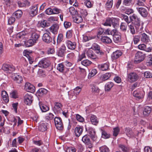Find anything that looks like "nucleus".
I'll return each instance as SVG.
<instances>
[{
    "label": "nucleus",
    "instance_id": "obj_1",
    "mask_svg": "<svg viewBox=\"0 0 152 152\" xmlns=\"http://www.w3.org/2000/svg\"><path fill=\"white\" fill-rule=\"evenodd\" d=\"M17 37L20 39L31 38L36 43L38 40L39 35L36 33L34 29H30L19 33Z\"/></svg>",
    "mask_w": 152,
    "mask_h": 152
},
{
    "label": "nucleus",
    "instance_id": "obj_2",
    "mask_svg": "<svg viewBox=\"0 0 152 152\" xmlns=\"http://www.w3.org/2000/svg\"><path fill=\"white\" fill-rule=\"evenodd\" d=\"M130 20L132 21V23L134 25V26L136 30L139 31L142 29V26H140V20L138 17L135 14H133L130 17Z\"/></svg>",
    "mask_w": 152,
    "mask_h": 152
},
{
    "label": "nucleus",
    "instance_id": "obj_3",
    "mask_svg": "<svg viewBox=\"0 0 152 152\" xmlns=\"http://www.w3.org/2000/svg\"><path fill=\"white\" fill-rule=\"evenodd\" d=\"M145 54L141 51H138L135 55L134 62L136 64L142 61L145 58Z\"/></svg>",
    "mask_w": 152,
    "mask_h": 152
},
{
    "label": "nucleus",
    "instance_id": "obj_4",
    "mask_svg": "<svg viewBox=\"0 0 152 152\" xmlns=\"http://www.w3.org/2000/svg\"><path fill=\"white\" fill-rule=\"evenodd\" d=\"M139 76L136 73L132 72L127 74V79L130 83H133L137 81Z\"/></svg>",
    "mask_w": 152,
    "mask_h": 152
},
{
    "label": "nucleus",
    "instance_id": "obj_5",
    "mask_svg": "<svg viewBox=\"0 0 152 152\" xmlns=\"http://www.w3.org/2000/svg\"><path fill=\"white\" fill-rule=\"evenodd\" d=\"M38 6V4H34L30 7L29 14L31 16L33 17L37 14Z\"/></svg>",
    "mask_w": 152,
    "mask_h": 152
},
{
    "label": "nucleus",
    "instance_id": "obj_6",
    "mask_svg": "<svg viewBox=\"0 0 152 152\" xmlns=\"http://www.w3.org/2000/svg\"><path fill=\"white\" fill-rule=\"evenodd\" d=\"M33 100V97L31 94H26L24 96V101L25 104L30 105Z\"/></svg>",
    "mask_w": 152,
    "mask_h": 152
},
{
    "label": "nucleus",
    "instance_id": "obj_7",
    "mask_svg": "<svg viewBox=\"0 0 152 152\" xmlns=\"http://www.w3.org/2000/svg\"><path fill=\"white\" fill-rule=\"evenodd\" d=\"M133 94L137 99H142L144 97L145 92L142 90L137 89L134 91Z\"/></svg>",
    "mask_w": 152,
    "mask_h": 152
},
{
    "label": "nucleus",
    "instance_id": "obj_8",
    "mask_svg": "<svg viewBox=\"0 0 152 152\" xmlns=\"http://www.w3.org/2000/svg\"><path fill=\"white\" fill-rule=\"evenodd\" d=\"M2 69L7 73H11L15 70V67L12 65L5 64L3 65Z\"/></svg>",
    "mask_w": 152,
    "mask_h": 152
},
{
    "label": "nucleus",
    "instance_id": "obj_9",
    "mask_svg": "<svg viewBox=\"0 0 152 152\" xmlns=\"http://www.w3.org/2000/svg\"><path fill=\"white\" fill-rule=\"evenodd\" d=\"M24 89L27 92L31 93H34L35 91L34 86L28 82L26 83L24 86Z\"/></svg>",
    "mask_w": 152,
    "mask_h": 152
},
{
    "label": "nucleus",
    "instance_id": "obj_10",
    "mask_svg": "<svg viewBox=\"0 0 152 152\" xmlns=\"http://www.w3.org/2000/svg\"><path fill=\"white\" fill-rule=\"evenodd\" d=\"M54 121L57 129L59 130H62L63 128V125L61 118L55 117L54 119Z\"/></svg>",
    "mask_w": 152,
    "mask_h": 152
},
{
    "label": "nucleus",
    "instance_id": "obj_11",
    "mask_svg": "<svg viewBox=\"0 0 152 152\" xmlns=\"http://www.w3.org/2000/svg\"><path fill=\"white\" fill-rule=\"evenodd\" d=\"M11 77L12 80L18 84L22 83L23 81V78L22 76L17 74H12L11 75Z\"/></svg>",
    "mask_w": 152,
    "mask_h": 152
},
{
    "label": "nucleus",
    "instance_id": "obj_12",
    "mask_svg": "<svg viewBox=\"0 0 152 152\" xmlns=\"http://www.w3.org/2000/svg\"><path fill=\"white\" fill-rule=\"evenodd\" d=\"M62 107L63 105L61 104L58 102H56L54 103L53 110L57 113H61Z\"/></svg>",
    "mask_w": 152,
    "mask_h": 152
},
{
    "label": "nucleus",
    "instance_id": "obj_13",
    "mask_svg": "<svg viewBox=\"0 0 152 152\" xmlns=\"http://www.w3.org/2000/svg\"><path fill=\"white\" fill-rule=\"evenodd\" d=\"M50 61L48 58H44L42 59L39 62V64L40 65V67L44 68H46L50 65Z\"/></svg>",
    "mask_w": 152,
    "mask_h": 152
},
{
    "label": "nucleus",
    "instance_id": "obj_14",
    "mask_svg": "<svg viewBox=\"0 0 152 152\" xmlns=\"http://www.w3.org/2000/svg\"><path fill=\"white\" fill-rule=\"evenodd\" d=\"M137 9L139 14L143 17H146L148 14L146 8L143 7H137Z\"/></svg>",
    "mask_w": 152,
    "mask_h": 152
},
{
    "label": "nucleus",
    "instance_id": "obj_15",
    "mask_svg": "<svg viewBox=\"0 0 152 152\" xmlns=\"http://www.w3.org/2000/svg\"><path fill=\"white\" fill-rule=\"evenodd\" d=\"M88 133L92 140L95 141L97 139L95 129L91 127H89L88 129Z\"/></svg>",
    "mask_w": 152,
    "mask_h": 152
},
{
    "label": "nucleus",
    "instance_id": "obj_16",
    "mask_svg": "<svg viewBox=\"0 0 152 152\" xmlns=\"http://www.w3.org/2000/svg\"><path fill=\"white\" fill-rule=\"evenodd\" d=\"M91 48L96 50V53L99 55L101 56L104 54V53L100 50V47L97 44L95 43L93 44Z\"/></svg>",
    "mask_w": 152,
    "mask_h": 152
},
{
    "label": "nucleus",
    "instance_id": "obj_17",
    "mask_svg": "<svg viewBox=\"0 0 152 152\" xmlns=\"http://www.w3.org/2000/svg\"><path fill=\"white\" fill-rule=\"evenodd\" d=\"M82 140L85 144L88 145L89 147L92 146L91 140L87 135H86L84 136L82 138Z\"/></svg>",
    "mask_w": 152,
    "mask_h": 152
},
{
    "label": "nucleus",
    "instance_id": "obj_18",
    "mask_svg": "<svg viewBox=\"0 0 152 152\" xmlns=\"http://www.w3.org/2000/svg\"><path fill=\"white\" fill-rule=\"evenodd\" d=\"M83 128L80 126H78L76 127L75 129V136L79 137L82 134L83 132Z\"/></svg>",
    "mask_w": 152,
    "mask_h": 152
},
{
    "label": "nucleus",
    "instance_id": "obj_19",
    "mask_svg": "<svg viewBox=\"0 0 152 152\" xmlns=\"http://www.w3.org/2000/svg\"><path fill=\"white\" fill-rule=\"evenodd\" d=\"M65 44L69 49L74 50L76 48V44L75 42H72L69 40H66L65 42Z\"/></svg>",
    "mask_w": 152,
    "mask_h": 152
},
{
    "label": "nucleus",
    "instance_id": "obj_20",
    "mask_svg": "<svg viewBox=\"0 0 152 152\" xmlns=\"http://www.w3.org/2000/svg\"><path fill=\"white\" fill-rule=\"evenodd\" d=\"M42 40L45 42L49 43L52 41V39L48 33L44 34L42 36Z\"/></svg>",
    "mask_w": 152,
    "mask_h": 152
},
{
    "label": "nucleus",
    "instance_id": "obj_21",
    "mask_svg": "<svg viewBox=\"0 0 152 152\" xmlns=\"http://www.w3.org/2000/svg\"><path fill=\"white\" fill-rule=\"evenodd\" d=\"M140 38L141 41L144 43H147L150 40L149 37L145 33L141 34L140 36Z\"/></svg>",
    "mask_w": 152,
    "mask_h": 152
},
{
    "label": "nucleus",
    "instance_id": "obj_22",
    "mask_svg": "<svg viewBox=\"0 0 152 152\" xmlns=\"http://www.w3.org/2000/svg\"><path fill=\"white\" fill-rule=\"evenodd\" d=\"M122 52L120 50H117L115 51L114 52L112 55V58L113 60L116 59L122 55Z\"/></svg>",
    "mask_w": 152,
    "mask_h": 152
},
{
    "label": "nucleus",
    "instance_id": "obj_23",
    "mask_svg": "<svg viewBox=\"0 0 152 152\" xmlns=\"http://www.w3.org/2000/svg\"><path fill=\"white\" fill-rule=\"evenodd\" d=\"M86 54L88 57L92 59H96L97 58V56L93 52V51L90 49H88L87 51Z\"/></svg>",
    "mask_w": 152,
    "mask_h": 152
},
{
    "label": "nucleus",
    "instance_id": "obj_24",
    "mask_svg": "<svg viewBox=\"0 0 152 152\" xmlns=\"http://www.w3.org/2000/svg\"><path fill=\"white\" fill-rule=\"evenodd\" d=\"M90 121L93 125L96 126L99 123V120L95 115H91L90 117Z\"/></svg>",
    "mask_w": 152,
    "mask_h": 152
},
{
    "label": "nucleus",
    "instance_id": "obj_25",
    "mask_svg": "<svg viewBox=\"0 0 152 152\" xmlns=\"http://www.w3.org/2000/svg\"><path fill=\"white\" fill-rule=\"evenodd\" d=\"M59 28V26L58 24H53L50 28V31L54 34H57L58 30Z\"/></svg>",
    "mask_w": 152,
    "mask_h": 152
},
{
    "label": "nucleus",
    "instance_id": "obj_26",
    "mask_svg": "<svg viewBox=\"0 0 152 152\" xmlns=\"http://www.w3.org/2000/svg\"><path fill=\"white\" fill-rule=\"evenodd\" d=\"M39 105L40 109L42 112H45L49 110V108L48 106L43 104L42 102H39Z\"/></svg>",
    "mask_w": 152,
    "mask_h": 152
},
{
    "label": "nucleus",
    "instance_id": "obj_27",
    "mask_svg": "<svg viewBox=\"0 0 152 152\" xmlns=\"http://www.w3.org/2000/svg\"><path fill=\"white\" fill-rule=\"evenodd\" d=\"M115 34H113V39L114 41L115 42H119L121 40V36L119 32L117 30H116V32Z\"/></svg>",
    "mask_w": 152,
    "mask_h": 152
},
{
    "label": "nucleus",
    "instance_id": "obj_28",
    "mask_svg": "<svg viewBox=\"0 0 152 152\" xmlns=\"http://www.w3.org/2000/svg\"><path fill=\"white\" fill-rule=\"evenodd\" d=\"M18 4L19 7H23L26 6H29L30 3L27 0H22V1H18Z\"/></svg>",
    "mask_w": 152,
    "mask_h": 152
},
{
    "label": "nucleus",
    "instance_id": "obj_29",
    "mask_svg": "<svg viewBox=\"0 0 152 152\" xmlns=\"http://www.w3.org/2000/svg\"><path fill=\"white\" fill-rule=\"evenodd\" d=\"M111 75V73H106L100 76V79L102 81H105L108 80L110 77Z\"/></svg>",
    "mask_w": 152,
    "mask_h": 152
},
{
    "label": "nucleus",
    "instance_id": "obj_30",
    "mask_svg": "<svg viewBox=\"0 0 152 152\" xmlns=\"http://www.w3.org/2000/svg\"><path fill=\"white\" fill-rule=\"evenodd\" d=\"M100 39L102 42L104 43L109 44L112 42V40L109 37L107 36H103L102 35Z\"/></svg>",
    "mask_w": 152,
    "mask_h": 152
},
{
    "label": "nucleus",
    "instance_id": "obj_31",
    "mask_svg": "<svg viewBox=\"0 0 152 152\" xmlns=\"http://www.w3.org/2000/svg\"><path fill=\"white\" fill-rule=\"evenodd\" d=\"M151 112V108L148 106H145L143 111V115L144 116H148Z\"/></svg>",
    "mask_w": 152,
    "mask_h": 152
},
{
    "label": "nucleus",
    "instance_id": "obj_32",
    "mask_svg": "<svg viewBox=\"0 0 152 152\" xmlns=\"http://www.w3.org/2000/svg\"><path fill=\"white\" fill-rule=\"evenodd\" d=\"M66 69H67V68H66L64 64L62 63L58 64L57 67V69L60 72H64Z\"/></svg>",
    "mask_w": 152,
    "mask_h": 152
},
{
    "label": "nucleus",
    "instance_id": "obj_33",
    "mask_svg": "<svg viewBox=\"0 0 152 152\" xmlns=\"http://www.w3.org/2000/svg\"><path fill=\"white\" fill-rule=\"evenodd\" d=\"M114 86V84L112 82H109L106 83L105 86V90L108 92Z\"/></svg>",
    "mask_w": 152,
    "mask_h": 152
},
{
    "label": "nucleus",
    "instance_id": "obj_34",
    "mask_svg": "<svg viewBox=\"0 0 152 152\" xmlns=\"http://www.w3.org/2000/svg\"><path fill=\"white\" fill-rule=\"evenodd\" d=\"M109 65L107 63L102 64L98 65V67L100 70L103 71H105L109 69Z\"/></svg>",
    "mask_w": 152,
    "mask_h": 152
},
{
    "label": "nucleus",
    "instance_id": "obj_35",
    "mask_svg": "<svg viewBox=\"0 0 152 152\" xmlns=\"http://www.w3.org/2000/svg\"><path fill=\"white\" fill-rule=\"evenodd\" d=\"M1 96L3 100L6 103H7L9 101L8 95L5 91H2L1 93Z\"/></svg>",
    "mask_w": 152,
    "mask_h": 152
},
{
    "label": "nucleus",
    "instance_id": "obj_36",
    "mask_svg": "<svg viewBox=\"0 0 152 152\" xmlns=\"http://www.w3.org/2000/svg\"><path fill=\"white\" fill-rule=\"evenodd\" d=\"M111 19V25L113 27H115L118 25L119 19L118 18H112Z\"/></svg>",
    "mask_w": 152,
    "mask_h": 152
},
{
    "label": "nucleus",
    "instance_id": "obj_37",
    "mask_svg": "<svg viewBox=\"0 0 152 152\" xmlns=\"http://www.w3.org/2000/svg\"><path fill=\"white\" fill-rule=\"evenodd\" d=\"M83 20V19L82 16L79 15H77L74 18V21L77 23L82 22Z\"/></svg>",
    "mask_w": 152,
    "mask_h": 152
},
{
    "label": "nucleus",
    "instance_id": "obj_38",
    "mask_svg": "<svg viewBox=\"0 0 152 152\" xmlns=\"http://www.w3.org/2000/svg\"><path fill=\"white\" fill-rule=\"evenodd\" d=\"M47 124L46 123H43L40 124L39 126V129L42 131H45L47 129Z\"/></svg>",
    "mask_w": 152,
    "mask_h": 152
},
{
    "label": "nucleus",
    "instance_id": "obj_39",
    "mask_svg": "<svg viewBox=\"0 0 152 152\" xmlns=\"http://www.w3.org/2000/svg\"><path fill=\"white\" fill-rule=\"evenodd\" d=\"M36 42L31 38H29L26 43V45L27 47H29L33 45Z\"/></svg>",
    "mask_w": 152,
    "mask_h": 152
},
{
    "label": "nucleus",
    "instance_id": "obj_40",
    "mask_svg": "<svg viewBox=\"0 0 152 152\" xmlns=\"http://www.w3.org/2000/svg\"><path fill=\"white\" fill-rule=\"evenodd\" d=\"M119 147L123 152H129V147L123 145H120Z\"/></svg>",
    "mask_w": 152,
    "mask_h": 152
},
{
    "label": "nucleus",
    "instance_id": "obj_41",
    "mask_svg": "<svg viewBox=\"0 0 152 152\" xmlns=\"http://www.w3.org/2000/svg\"><path fill=\"white\" fill-rule=\"evenodd\" d=\"M23 12L21 10H18L16 11L14 13H13V15L14 16L17 18H20L22 15Z\"/></svg>",
    "mask_w": 152,
    "mask_h": 152
},
{
    "label": "nucleus",
    "instance_id": "obj_42",
    "mask_svg": "<svg viewBox=\"0 0 152 152\" xmlns=\"http://www.w3.org/2000/svg\"><path fill=\"white\" fill-rule=\"evenodd\" d=\"M116 30L114 29L112 31H110V29H107L106 30H104V34H107L108 35L111 34L113 35L116 33Z\"/></svg>",
    "mask_w": 152,
    "mask_h": 152
},
{
    "label": "nucleus",
    "instance_id": "obj_43",
    "mask_svg": "<svg viewBox=\"0 0 152 152\" xmlns=\"http://www.w3.org/2000/svg\"><path fill=\"white\" fill-rule=\"evenodd\" d=\"M81 90V88L80 87L77 86L73 90H71V93L75 94L76 95H78Z\"/></svg>",
    "mask_w": 152,
    "mask_h": 152
},
{
    "label": "nucleus",
    "instance_id": "obj_44",
    "mask_svg": "<svg viewBox=\"0 0 152 152\" xmlns=\"http://www.w3.org/2000/svg\"><path fill=\"white\" fill-rule=\"evenodd\" d=\"M124 130L126 135L128 136L131 137L133 136L132 131L129 128H126Z\"/></svg>",
    "mask_w": 152,
    "mask_h": 152
},
{
    "label": "nucleus",
    "instance_id": "obj_45",
    "mask_svg": "<svg viewBox=\"0 0 152 152\" xmlns=\"http://www.w3.org/2000/svg\"><path fill=\"white\" fill-rule=\"evenodd\" d=\"M92 92L94 94H98L99 92V89L98 87L94 85L91 87Z\"/></svg>",
    "mask_w": 152,
    "mask_h": 152
},
{
    "label": "nucleus",
    "instance_id": "obj_46",
    "mask_svg": "<svg viewBox=\"0 0 152 152\" xmlns=\"http://www.w3.org/2000/svg\"><path fill=\"white\" fill-rule=\"evenodd\" d=\"M99 149L101 152H110L109 148L106 145L101 147Z\"/></svg>",
    "mask_w": 152,
    "mask_h": 152
},
{
    "label": "nucleus",
    "instance_id": "obj_47",
    "mask_svg": "<svg viewBox=\"0 0 152 152\" xmlns=\"http://www.w3.org/2000/svg\"><path fill=\"white\" fill-rule=\"evenodd\" d=\"M91 63L90 61L87 59L84 60L81 62L82 64L85 66L90 65L91 64Z\"/></svg>",
    "mask_w": 152,
    "mask_h": 152
},
{
    "label": "nucleus",
    "instance_id": "obj_48",
    "mask_svg": "<svg viewBox=\"0 0 152 152\" xmlns=\"http://www.w3.org/2000/svg\"><path fill=\"white\" fill-rule=\"evenodd\" d=\"M102 137L104 139H107L110 137V134L105 131L102 130Z\"/></svg>",
    "mask_w": 152,
    "mask_h": 152
},
{
    "label": "nucleus",
    "instance_id": "obj_49",
    "mask_svg": "<svg viewBox=\"0 0 152 152\" xmlns=\"http://www.w3.org/2000/svg\"><path fill=\"white\" fill-rule=\"evenodd\" d=\"M103 25L105 26H111L112 25L111 18H107Z\"/></svg>",
    "mask_w": 152,
    "mask_h": 152
},
{
    "label": "nucleus",
    "instance_id": "obj_50",
    "mask_svg": "<svg viewBox=\"0 0 152 152\" xmlns=\"http://www.w3.org/2000/svg\"><path fill=\"white\" fill-rule=\"evenodd\" d=\"M113 4V0H107L106 4V7L108 8H110L112 7Z\"/></svg>",
    "mask_w": 152,
    "mask_h": 152
},
{
    "label": "nucleus",
    "instance_id": "obj_51",
    "mask_svg": "<svg viewBox=\"0 0 152 152\" xmlns=\"http://www.w3.org/2000/svg\"><path fill=\"white\" fill-rule=\"evenodd\" d=\"M148 59L146 62V65L148 66L152 65V55H150L148 56Z\"/></svg>",
    "mask_w": 152,
    "mask_h": 152
},
{
    "label": "nucleus",
    "instance_id": "obj_52",
    "mask_svg": "<svg viewBox=\"0 0 152 152\" xmlns=\"http://www.w3.org/2000/svg\"><path fill=\"white\" fill-rule=\"evenodd\" d=\"M104 30L102 28H99L97 33V37L99 38L101 37V35H104Z\"/></svg>",
    "mask_w": 152,
    "mask_h": 152
},
{
    "label": "nucleus",
    "instance_id": "obj_53",
    "mask_svg": "<svg viewBox=\"0 0 152 152\" xmlns=\"http://www.w3.org/2000/svg\"><path fill=\"white\" fill-rule=\"evenodd\" d=\"M97 73V70L95 69H92L91 72L89 73L88 75V78L92 77L94 76Z\"/></svg>",
    "mask_w": 152,
    "mask_h": 152
},
{
    "label": "nucleus",
    "instance_id": "obj_54",
    "mask_svg": "<svg viewBox=\"0 0 152 152\" xmlns=\"http://www.w3.org/2000/svg\"><path fill=\"white\" fill-rule=\"evenodd\" d=\"M30 67H29L23 68L21 69V71L23 73L28 74L30 73Z\"/></svg>",
    "mask_w": 152,
    "mask_h": 152
},
{
    "label": "nucleus",
    "instance_id": "obj_55",
    "mask_svg": "<svg viewBox=\"0 0 152 152\" xmlns=\"http://www.w3.org/2000/svg\"><path fill=\"white\" fill-rule=\"evenodd\" d=\"M48 92V91L46 89L44 88H41L38 90V92L41 94H46Z\"/></svg>",
    "mask_w": 152,
    "mask_h": 152
},
{
    "label": "nucleus",
    "instance_id": "obj_56",
    "mask_svg": "<svg viewBox=\"0 0 152 152\" xmlns=\"http://www.w3.org/2000/svg\"><path fill=\"white\" fill-rule=\"evenodd\" d=\"M76 118L77 120L79 122H82L84 121V118L78 114L76 115Z\"/></svg>",
    "mask_w": 152,
    "mask_h": 152
},
{
    "label": "nucleus",
    "instance_id": "obj_57",
    "mask_svg": "<svg viewBox=\"0 0 152 152\" xmlns=\"http://www.w3.org/2000/svg\"><path fill=\"white\" fill-rule=\"evenodd\" d=\"M129 29L131 33L132 34L135 33V30L134 27V25L133 24H128Z\"/></svg>",
    "mask_w": 152,
    "mask_h": 152
},
{
    "label": "nucleus",
    "instance_id": "obj_58",
    "mask_svg": "<svg viewBox=\"0 0 152 152\" xmlns=\"http://www.w3.org/2000/svg\"><path fill=\"white\" fill-rule=\"evenodd\" d=\"M63 39V34H58L57 39V43L58 44H60L62 41Z\"/></svg>",
    "mask_w": 152,
    "mask_h": 152
},
{
    "label": "nucleus",
    "instance_id": "obj_59",
    "mask_svg": "<svg viewBox=\"0 0 152 152\" xmlns=\"http://www.w3.org/2000/svg\"><path fill=\"white\" fill-rule=\"evenodd\" d=\"M54 117V115L51 113H50L46 114L45 116V118L48 120L52 119Z\"/></svg>",
    "mask_w": 152,
    "mask_h": 152
},
{
    "label": "nucleus",
    "instance_id": "obj_60",
    "mask_svg": "<svg viewBox=\"0 0 152 152\" xmlns=\"http://www.w3.org/2000/svg\"><path fill=\"white\" fill-rule=\"evenodd\" d=\"M127 25L124 23H122L120 25V29L123 31H126Z\"/></svg>",
    "mask_w": 152,
    "mask_h": 152
},
{
    "label": "nucleus",
    "instance_id": "obj_61",
    "mask_svg": "<svg viewBox=\"0 0 152 152\" xmlns=\"http://www.w3.org/2000/svg\"><path fill=\"white\" fill-rule=\"evenodd\" d=\"M10 96L12 98L16 99L18 98V93L16 91H13L10 94Z\"/></svg>",
    "mask_w": 152,
    "mask_h": 152
},
{
    "label": "nucleus",
    "instance_id": "obj_62",
    "mask_svg": "<svg viewBox=\"0 0 152 152\" xmlns=\"http://www.w3.org/2000/svg\"><path fill=\"white\" fill-rule=\"evenodd\" d=\"M32 52V51H29L27 50H25L23 52V56H26L27 58H28L30 56V54Z\"/></svg>",
    "mask_w": 152,
    "mask_h": 152
},
{
    "label": "nucleus",
    "instance_id": "obj_63",
    "mask_svg": "<svg viewBox=\"0 0 152 152\" xmlns=\"http://www.w3.org/2000/svg\"><path fill=\"white\" fill-rule=\"evenodd\" d=\"M76 149L74 147H68L66 152H76Z\"/></svg>",
    "mask_w": 152,
    "mask_h": 152
},
{
    "label": "nucleus",
    "instance_id": "obj_64",
    "mask_svg": "<svg viewBox=\"0 0 152 152\" xmlns=\"http://www.w3.org/2000/svg\"><path fill=\"white\" fill-rule=\"evenodd\" d=\"M69 11L72 15H74L76 14V12L75 8L73 7H71L69 8Z\"/></svg>",
    "mask_w": 152,
    "mask_h": 152
}]
</instances>
